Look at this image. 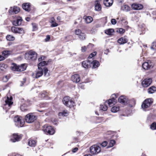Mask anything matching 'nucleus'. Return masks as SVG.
<instances>
[{"mask_svg": "<svg viewBox=\"0 0 156 156\" xmlns=\"http://www.w3.org/2000/svg\"><path fill=\"white\" fill-rule=\"evenodd\" d=\"M18 30H17L16 33L20 34H23L24 33V31L23 28L18 27Z\"/></svg>", "mask_w": 156, "mask_h": 156, "instance_id": "42", "label": "nucleus"}, {"mask_svg": "<svg viewBox=\"0 0 156 156\" xmlns=\"http://www.w3.org/2000/svg\"><path fill=\"white\" fill-rule=\"evenodd\" d=\"M37 119V117L33 113H30L26 115L25 117L26 122L28 123H31Z\"/></svg>", "mask_w": 156, "mask_h": 156, "instance_id": "5", "label": "nucleus"}, {"mask_svg": "<svg viewBox=\"0 0 156 156\" xmlns=\"http://www.w3.org/2000/svg\"><path fill=\"white\" fill-rule=\"evenodd\" d=\"M62 101L64 104L67 107H71L75 105L74 101L68 96L65 97L63 98Z\"/></svg>", "mask_w": 156, "mask_h": 156, "instance_id": "2", "label": "nucleus"}, {"mask_svg": "<svg viewBox=\"0 0 156 156\" xmlns=\"http://www.w3.org/2000/svg\"><path fill=\"white\" fill-rule=\"evenodd\" d=\"M37 54L34 51H30L25 54V58L27 59L34 60L37 58Z\"/></svg>", "mask_w": 156, "mask_h": 156, "instance_id": "4", "label": "nucleus"}, {"mask_svg": "<svg viewBox=\"0 0 156 156\" xmlns=\"http://www.w3.org/2000/svg\"><path fill=\"white\" fill-rule=\"evenodd\" d=\"M142 67L145 70H149L153 68L154 64L150 61L144 62L142 65Z\"/></svg>", "mask_w": 156, "mask_h": 156, "instance_id": "10", "label": "nucleus"}, {"mask_svg": "<svg viewBox=\"0 0 156 156\" xmlns=\"http://www.w3.org/2000/svg\"><path fill=\"white\" fill-rule=\"evenodd\" d=\"M43 130L45 133H47L50 135H52L55 133V130L53 128L47 125H45L44 126Z\"/></svg>", "mask_w": 156, "mask_h": 156, "instance_id": "7", "label": "nucleus"}, {"mask_svg": "<svg viewBox=\"0 0 156 156\" xmlns=\"http://www.w3.org/2000/svg\"><path fill=\"white\" fill-rule=\"evenodd\" d=\"M11 51H5L2 52V54L5 58L9 55Z\"/></svg>", "mask_w": 156, "mask_h": 156, "instance_id": "36", "label": "nucleus"}, {"mask_svg": "<svg viewBox=\"0 0 156 156\" xmlns=\"http://www.w3.org/2000/svg\"><path fill=\"white\" fill-rule=\"evenodd\" d=\"M14 121L15 125L18 127H22L24 125V121L22 119V117L19 116H15L14 118Z\"/></svg>", "mask_w": 156, "mask_h": 156, "instance_id": "3", "label": "nucleus"}, {"mask_svg": "<svg viewBox=\"0 0 156 156\" xmlns=\"http://www.w3.org/2000/svg\"><path fill=\"white\" fill-rule=\"evenodd\" d=\"M20 9L18 7L14 6L13 8L11 7L9 10V12L11 14H12V13L17 14L20 12Z\"/></svg>", "mask_w": 156, "mask_h": 156, "instance_id": "16", "label": "nucleus"}, {"mask_svg": "<svg viewBox=\"0 0 156 156\" xmlns=\"http://www.w3.org/2000/svg\"><path fill=\"white\" fill-rule=\"evenodd\" d=\"M101 7L99 1L96 0L95 2V9L97 11H100L101 10Z\"/></svg>", "mask_w": 156, "mask_h": 156, "instance_id": "19", "label": "nucleus"}, {"mask_svg": "<svg viewBox=\"0 0 156 156\" xmlns=\"http://www.w3.org/2000/svg\"><path fill=\"white\" fill-rule=\"evenodd\" d=\"M50 39V36L49 35H48L46 36V38L45 39V41L46 42L48 41Z\"/></svg>", "mask_w": 156, "mask_h": 156, "instance_id": "58", "label": "nucleus"}, {"mask_svg": "<svg viewBox=\"0 0 156 156\" xmlns=\"http://www.w3.org/2000/svg\"><path fill=\"white\" fill-rule=\"evenodd\" d=\"M143 5L140 4L133 3L131 5L132 8L134 10H141L143 8Z\"/></svg>", "mask_w": 156, "mask_h": 156, "instance_id": "15", "label": "nucleus"}, {"mask_svg": "<svg viewBox=\"0 0 156 156\" xmlns=\"http://www.w3.org/2000/svg\"><path fill=\"white\" fill-rule=\"evenodd\" d=\"M22 21V18L20 17H18L17 19L13 22V24L15 26H19L21 25Z\"/></svg>", "mask_w": 156, "mask_h": 156, "instance_id": "18", "label": "nucleus"}, {"mask_svg": "<svg viewBox=\"0 0 156 156\" xmlns=\"http://www.w3.org/2000/svg\"><path fill=\"white\" fill-rule=\"evenodd\" d=\"M90 65V61H84L82 62L83 67L86 69L89 68Z\"/></svg>", "mask_w": 156, "mask_h": 156, "instance_id": "20", "label": "nucleus"}, {"mask_svg": "<svg viewBox=\"0 0 156 156\" xmlns=\"http://www.w3.org/2000/svg\"><path fill=\"white\" fill-rule=\"evenodd\" d=\"M38 69L37 70L35 74H33V76L36 78L41 76L43 74V68H38Z\"/></svg>", "mask_w": 156, "mask_h": 156, "instance_id": "13", "label": "nucleus"}, {"mask_svg": "<svg viewBox=\"0 0 156 156\" xmlns=\"http://www.w3.org/2000/svg\"><path fill=\"white\" fill-rule=\"evenodd\" d=\"M48 93L45 92L42 93L41 94V98H45L46 96H48Z\"/></svg>", "mask_w": 156, "mask_h": 156, "instance_id": "50", "label": "nucleus"}, {"mask_svg": "<svg viewBox=\"0 0 156 156\" xmlns=\"http://www.w3.org/2000/svg\"><path fill=\"white\" fill-rule=\"evenodd\" d=\"M58 115L59 116H66L68 115V113L67 111L64 110L62 112H59Z\"/></svg>", "mask_w": 156, "mask_h": 156, "instance_id": "34", "label": "nucleus"}, {"mask_svg": "<svg viewBox=\"0 0 156 156\" xmlns=\"http://www.w3.org/2000/svg\"><path fill=\"white\" fill-rule=\"evenodd\" d=\"M117 31L120 34H122L124 33L125 30L123 28H120Z\"/></svg>", "mask_w": 156, "mask_h": 156, "instance_id": "49", "label": "nucleus"}, {"mask_svg": "<svg viewBox=\"0 0 156 156\" xmlns=\"http://www.w3.org/2000/svg\"><path fill=\"white\" fill-rule=\"evenodd\" d=\"M119 109V106H115L112 107L111 109V111L113 112H116Z\"/></svg>", "mask_w": 156, "mask_h": 156, "instance_id": "35", "label": "nucleus"}, {"mask_svg": "<svg viewBox=\"0 0 156 156\" xmlns=\"http://www.w3.org/2000/svg\"><path fill=\"white\" fill-rule=\"evenodd\" d=\"M7 66L4 63L1 64H0V69L3 71H5L7 68Z\"/></svg>", "mask_w": 156, "mask_h": 156, "instance_id": "33", "label": "nucleus"}, {"mask_svg": "<svg viewBox=\"0 0 156 156\" xmlns=\"http://www.w3.org/2000/svg\"><path fill=\"white\" fill-rule=\"evenodd\" d=\"M116 20L115 19H112L111 20V23L113 25H115L116 23Z\"/></svg>", "mask_w": 156, "mask_h": 156, "instance_id": "55", "label": "nucleus"}, {"mask_svg": "<svg viewBox=\"0 0 156 156\" xmlns=\"http://www.w3.org/2000/svg\"><path fill=\"white\" fill-rule=\"evenodd\" d=\"M114 32V30L112 29H108L106 30L105 31V33L108 35H111Z\"/></svg>", "mask_w": 156, "mask_h": 156, "instance_id": "32", "label": "nucleus"}, {"mask_svg": "<svg viewBox=\"0 0 156 156\" xmlns=\"http://www.w3.org/2000/svg\"><path fill=\"white\" fill-rule=\"evenodd\" d=\"M91 153L93 154H96L101 152V148L99 146L94 145L91 146L90 148Z\"/></svg>", "mask_w": 156, "mask_h": 156, "instance_id": "6", "label": "nucleus"}, {"mask_svg": "<svg viewBox=\"0 0 156 156\" xmlns=\"http://www.w3.org/2000/svg\"><path fill=\"white\" fill-rule=\"evenodd\" d=\"M58 25V24L56 23L55 22H54L51 25V27H54L57 26Z\"/></svg>", "mask_w": 156, "mask_h": 156, "instance_id": "57", "label": "nucleus"}, {"mask_svg": "<svg viewBox=\"0 0 156 156\" xmlns=\"http://www.w3.org/2000/svg\"><path fill=\"white\" fill-rule=\"evenodd\" d=\"M12 96H10L9 97V95H7V99L5 100V104L4 105L5 107H3L4 108H5L8 109L10 108V106L13 104V102L12 101Z\"/></svg>", "mask_w": 156, "mask_h": 156, "instance_id": "9", "label": "nucleus"}, {"mask_svg": "<svg viewBox=\"0 0 156 156\" xmlns=\"http://www.w3.org/2000/svg\"><path fill=\"white\" fill-rule=\"evenodd\" d=\"M115 144V141L114 140H112L110 141V143L109 144V147H113Z\"/></svg>", "mask_w": 156, "mask_h": 156, "instance_id": "41", "label": "nucleus"}, {"mask_svg": "<svg viewBox=\"0 0 156 156\" xmlns=\"http://www.w3.org/2000/svg\"><path fill=\"white\" fill-rule=\"evenodd\" d=\"M152 82V80L151 79H146L142 81V84L144 87H146L151 84Z\"/></svg>", "mask_w": 156, "mask_h": 156, "instance_id": "14", "label": "nucleus"}, {"mask_svg": "<svg viewBox=\"0 0 156 156\" xmlns=\"http://www.w3.org/2000/svg\"><path fill=\"white\" fill-rule=\"evenodd\" d=\"M156 90V87L154 86H152L148 89V93L149 94H152Z\"/></svg>", "mask_w": 156, "mask_h": 156, "instance_id": "29", "label": "nucleus"}, {"mask_svg": "<svg viewBox=\"0 0 156 156\" xmlns=\"http://www.w3.org/2000/svg\"><path fill=\"white\" fill-rule=\"evenodd\" d=\"M11 30L13 33H16L17 30H18V27H13L11 28Z\"/></svg>", "mask_w": 156, "mask_h": 156, "instance_id": "44", "label": "nucleus"}, {"mask_svg": "<svg viewBox=\"0 0 156 156\" xmlns=\"http://www.w3.org/2000/svg\"><path fill=\"white\" fill-rule=\"evenodd\" d=\"M9 78V76H6L3 77L2 79L3 81L4 82H6L8 81Z\"/></svg>", "mask_w": 156, "mask_h": 156, "instance_id": "48", "label": "nucleus"}, {"mask_svg": "<svg viewBox=\"0 0 156 156\" xmlns=\"http://www.w3.org/2000/svg\"><path fill=\"white\" fill-rule=\"evenodd\" d=\"M44 75L45 76H48L49 75V73H48V70L46 67H44L43 68Z\"/></svg>", "mask_w": 156, "mask_h": 156, "instance_id": "39", "label": "nucleus"}, {"mask_svg": "<svg viewBox=\"0 0 156 156\" xmlns=\"http://www.w3.org/2000/svg\"><path fill=\"white\" fill-rule=\"evenodd\" d=\"M78 148L77 147H75L72 150V151L73 153H75L76 152V151H77L78 150Z\"/></svg>", "mask_w": 156, "mask_h": 156, "instance_id": "59", "label": "nucleus"}, {"mask_svg": "<svg viewBox=\"0 0 156 156\" xmlns=\"http://www.w3.org/2000/svg\"><path fill=\"white\" fill-rule=\"evenodd\" d=\"M151 48L152 49L156 50V42L153 43V45Z\"/></svg>", "mask_w": 156, "mask_h": 156, "instance_id": "53", "label": "nucleus"}, {"mask_svg": "<svg viewBox=\"0 0 156 156\" xmlns=\"http://www.w3.org/2000/svg\"><path fill=\"white\" fill-rule=\"evenodd\" d=\"M28 143L30 146L34 147L36 145V141L35 140L30 139L29 140Z\"/></svg>", "mask_w": 156, "mask_h": 156, "instance_id": "28", "label": "nucleus"}, {"mask_svg": "<svg viewBox=\"0 0 156 156\" xmlns=\"http://www.w3.org/2000/svg\"><path fill=\"white\" fill-rule=\"evenodd\" d=\"M21 135H19L18 133H14L10 136V141L12 142H15L19 141L22 138Z\"/></svg>", "mask_w": 156, "mask_h": 156, "instance_id": "11", "label": "nucleus"}, {"mask_svg": "<svg viewBox=\"0 0 156 156\" xmlns=\"http://www.w3.org/2000/svg\"><path fill=\"white\" fill-rule=\"evenodd\" d=\"M10 68L12 71H18V66L16 64L13 63L11 66Z\"/></svg>", "mask_w": 156, "mask_h": 156, "instance_id": "30", "label": "nucleus"}, {"mask_svg": "<svg viewBox=\"0 0 156 156\" xmlns=\"http://www.w3.org/2000/svg\"><path fill=\"white\" fill-rule=\"evenodd\" d=\"M108 144V142L107 141H104L101 144V145L102 146V147H105L107 146Z\"/></svg>", "mask_w": 156, "mask_h": 156, "instance_id": "54", "label": "nucleus"}, {"mask_svg": "<svg viewBox=\"0 0 156 156\" xmlns=\"http://www.w3.org/2000/svg\"><path fill=\"white\" fill-rule=\"evenodd\" d=\"M32 25L33 27V31H35L37 30V26L35 23H32Z\"/></svg>", "mask_w": 156, "mask_h": 156, "instance_id": "51", "label": "nucleus"}, {"mask_svg": "<svg viewBox=\"0 0 156 156\" xmlns=\"http://www.w3.org/2000/svg\"><path fill=\"white\" fill-rule=\"evenodd\" d=\"M86 50V48L85 46H84L82 47L81 50L83 52H85Z\"/></svg>", "mask_w": 156, "mask_h": 156, "instance_id": "60", "label": "nucleus"}, {"mask_svg": "<svg viewBox=\"0 0 156 156\" xmlns=\"http://www.w3.org/2000/svg\"><path fill=\"white\" fill-rule=\"evenodd\" d=\"M118 101L119 102L124 105L128 103H132L135 104V101L134 99H132L129 100L128 98L124 96H122L120 97L118 99Z\"/></svg>", "mask_w": 156, "mask_h": 156, "instance_id": "1", "label": "nucleus"}, {"mask_svg": "<svg viewBox=\"0 0 156 156\" xmlns=\"http://www.w3.org/2000/svg\"><path fill=\"white\" fill-rule=\"evenodd\" d=\"M55 21V19L53 17H52L51 19V24L53 23Z\"/></svg>", "mask_w": 156, "mask_h": 156, "instance_id": "63", "label": "nucleus"}, {"mask_svg": "<svg viewBox=\"0 0 156 156\" xmlns=\"http://www.w3.org/2000/svg\"><path fill=\"white\" fill-rule=\"evenodd\" d=\"M23 9L26 11L29 12L30 10V5L29 3H25L23 5Z\"/></svg>", "mask_w": 156, "mask_h": 156, "instance_id": "21", "label": "nucleus"}, {"mask_svg": "<svg viewBox=\"0 0 156 156\" xmlns=\"http://www.w3.org/2000/svg\"><path fill=\"white\" fill-rule=\"evenodd\" d=\"M112 99L105 102V103H107L110 107L112 106L116 103V100L115 99L116 98V95L113 94L112 95Z\"/></svg>", "mask_w": 156, "mask_h": 156, "instance_id": "12", "label": "nucleus"}, {"mask_svg": "<svg viewBox=\"0 0 156 156\" xmlns=\"http://www.w3.org/2000/svg\"><path fill=\"white\" fill-rule=\"evenodd\" d=\"M127 39L125 37H122L119 39L118 42L120 44H123L127 42Z\"/></svg>", "mask_w": 156, "mask_h": 156, "instance_id": "23", "label": "nucleus"}, {"mask_svg": "<svg viewBox=\"0 0 156 156\" xmlns=\"http://www.w3.org/2000/svg\"><path fill=\"white\" fill-rule=\"evenodd\" d=\"M86 36L84 33H82L78 37L81 40H83L85 39Z\"/></svg>", "mask_w": 156, "mask_h": 156, "instance_id": "38", "label": "nucleus"}, {"mask_svg": "<svg viewBox=\"0 0 156 156\" xmlns=\"http://www.w3.org/2000/svg\"><path fill=\"white\" fill-rule=\"evenodd\" d=\"M113 3L112 0H104V5L107 7H109L111 6Z\"/></svg>", "mask_w": 156, "mask_h": 156, "instance_id": "24", "label": "nucleus"}, {"mask_svg": "<svg viewBox=\"0 0 156 156\" xmlns=\"http://www.w3.org/2000/svg\"><path fill=\"white\" fill-rule=\"evenodd\" d=\"M6 39L9 41H13L15 40V38L12 35H8L6 36Z\"/></svg>", "mask_w": 156, "mask_h": 156, "instance_id": "40", "label": "nucleus"}, {"mask_svg": "<svg viewBox=\"0 0 156 156\" xmlns=\"http://www.w3.org/2000/svg\"><path fill=\"white\" fill-rule=\"evenodd\" d=\"M82 33L81 30L80 29H76L75 31V34L78 36Z\"/></svg>", "mask_w": 156, "mask_h": 156, "instance_id": "45", "label": "nucleus"}, {"mask_svg": "<svg viewBox=\"0 0 156 156\" xmlns=\"http://www.w3.org/2000/svg\"><path fill=\"white\" fill-rule=\"evenodd\" d=\"M44 57L43 56H41V58H39L38 59V61L39 62H40V61H42V60H44Z\"/></svg>", "mask_w": 156, "mask_h": 156, "instance_id": "61", "label": "nucleus"}, {"mask_svg": "<svg viewBox=\"0 0 156 156\" xmlns=\"http://www.w3.org/2000/svg\"><path fill=\"white\" fill-rule=\"evenodd\" d=\"M100 109L104 111H106L108 109V107L106 105H100Z\"/></svg>", "mask_w": 156, "mask_h": 156, "instance_id": "43", "label": "nucleus"}, {"mask_svg": "<svg viewBox=\"0 0 156 156\" xmlns=\"http://www.w3.org/2000/svg\"><path fill=\"white\" fill-rule=\"evenodd\" d=\"M48 62L45 61H43L40 62L38 66V68H42L43 66L48 65Z\"/></svg>", "mask_w": 156, "mask_h": 156, "instance_id": "31", "label": "nucleus"}, {"mask_svg": "<svg viewBox=\"0 0 156 156\" xmlns=\"http://www.w3.org/2000/svg\"><path fill=\"white\" fill-rule=\"evenodd\" d=\"M153 102V100L151 98H148L144 101L141 106L143 108H146L149 107Z\"/></svg>", "mask_w": 156, "mask_h": 156, "instance_id": "8", "label": "nucleus"}, {"mask_svg": "<svg viewBox=\"0 0 156 156\" xmlns=\"http://www.w3.org/2000/svg\"><path fill=\"white\" fill-rule=\"evenodd\" d=\"M83 19L85 20V21L86 23H90L93 20L92 17L90 16H84L83 17Z\"/></svg>", "mask_w": 156, "mask_h": 156, "instance_id": "22", "label": "nucleus"}, {"mask_svg": "<svg viewBox=\"0 0 156 156\" xmlns=\"http://www.w3.org/2000/svg\"><path fill=\"white\" fill-rule=\"evenodd\" d=\"M151 128L153 130L156 129V123H153L151 126Z\"/></svg>", "mask_w": 156, "mask_h": 156, "instance_id": "46", "label": "nucleus"}, {"mask_svg": "<svg viewBox=\"0 0 156 156\" xmlns=\"http://www.w3.org/2000/svg\"><path fill=\"white\" fill-rule=\"evenodd\" d=\"M94 45L93 44L90 43L87 46V47L88 48H92V47H93Z\"/></svg>", "mask_w": 156, "mask_h": 156, "instance_id": "62", "label": "nucleus"}, {"mask_svg": "<svg viewBox=\"0 0 156 156\" xmlns=\"http://www.w3.org/2000/svg\"><path fill=\"white\" fill-rule=\"evenodd\" d=\"M71 80L74 82L78 83L80 80V76L78 74H74L72 76Z\"/></svg>", "mask_w": 156, "mask_h": 156, "instance_id": "17", "label": "nucleus"}, {"mask_svg": "<svg viewBox=\"0 0 156 156\" xmlns=\"http://www.w3.org/2000/svg\"><path fill=\"white\" fill-rule=\"evenodd\" d=\"M121 21L122 22H124V23L125 25H126L127 24V22L125 20V19L123 18H121Z\"/></svg>", "mask_w": 156, "mask_h": 156, "instance_id": "56", "label": "nucleus"}, {"mask_svg": "<svg viewBox=\"0 0 156 156\" xmlns=\"http://www.w3.org/2000/svg\"><path fill=\"white\" fill-rule=\"evenodd\" d=\"M5 59V57L4 56L0 55V61L3 60Z\"/></svg>", "mask_w": 156, "mask_h": 156, "instance_id": "64", "label": "nucleus"}, {"mask_svg": "<svg viewBox=\"0 0 156 156\" xmlns=\"http://www.w3.org/2000/svg\"><path fill=\"white\" fill-rule=\"evenodd\" d=\"M90 65L92 66L93 68H96L99 65V62L96 60L94 61L91 62H90Z\"/></svg>", "mask_w": 156, "mask_h": 156, "instance_id": "25", "label": "nucleus"}, {"mask_svg": "<svg viewBox=\"0 0 156 156\" xmlns=\"http://www.w3.org/2000/svg\"><path fill=\"white\" fill-rule=\"evenodd\" d=\"M112 132L111 131H109L108 132L106 133V135H105V137L107 138L110 139L112 138V135L109 136L110 135H111L112 133Z\"/></svg>", "mask_w": 156, "mask_h": 156, "instance_id": "37", "label": "nucleus"}, {"mask_svg": "<svg viewBox=\"0 0 156 156\" xmlns=\"http://www.w3.org/2000/svg\"><path fill=\"white\" fill-rule=\"evenodd\" d=\"M26 69V66L24 64H22L21 66H18V71H23Z\"/></svg>", "mask_w": 156, "mask_h": 156, "instance_id": "27", "label": "nucleus"}, {"mask_svg": "<svg viewBox=\"0 0 156 156\" xmlns=\"http://www.w3.org/2000/svg\"><path fill=\"white\" fill-rule=\"evenodd\" d=\"M121 9L124 11L128 12L130 10V8L128 5H124L121 7Z\"/></svg>", "mask_w": 156, "mask_h": 156, "instance_id": "26", "label": "nucleus"}, {"mask_svg": "<svg viewBox=\"0 0 156 156\" xmlns=\"http://www.w3.org/2000/svg\"><path fill=\"white\" fill-rule=\"evenodd\" d=\"M20 109L23 112H26L27 110V109L25 108L23 105H22L20 107Z\"/></svg>", "mask_w": 156, "mask_h": 156, "instance_id": "52", "label": "nucleus"}, {"mask_svg": "<svg viewBox=\"0 0 156 156\" xmlns=\"http://www.w3.org/2000/svg\"><path fill=\"white\" fill-rule=\"evenodd\" d=\"M97 53L96 51H94V52L91 53L90 55L89 56L88 58H92L94 56L96 55Z\"/></svg>", "mask_w": 156, "mask_h": 156, "instance_id": "47", "label": "nucleus"}]
</instances>
